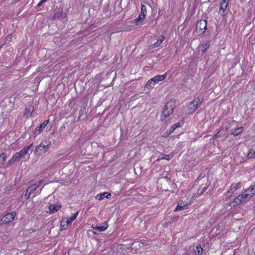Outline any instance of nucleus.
<instances>
[{
  "mask_svg": "<svg viewBox=\"0 0 255 255\" xmlns=\"http://www.w3.org/2000/svg\"><path fill=\"white\" fill-rule=\"evenodd\" d=\"M51 142L49 140L45 139L42 141V142L38 145L34 150V153L36 155H42V154L47 152L50 148Z\"/></svg>",
  "mask_w": 255,
  "mask_h": 255,
  "instance_id": "nucleus-1",
  "label": "nucleus"
},
{
  "mask_svg": "<svg viewBox=\"0 0 255 255\" xmlns=\"http://www.w3.org/2000/svg\"><path fill=\"white\" fill-rule=\"evenodd\" d=\"M168 72V71L163 75H158L154 76L147 81L145 84V87L148 89L153 88L156 84L160 81L164 80L166 78Z\"/></svg>",
  "mask_w": 255,
  "mask_h": 255,
  "instance_id": "nucleus-2",
  "label": "nucleus"
},
{
  "mask_svg": "<svg viewBox=\"0 0 255 255\" xmlns=\"http://www.w3.org/2000/svg\"><path fill=\"white\" fill-rule=\"evenodd\" d=\"M207 29V21L205 20L201 19L198 21L196 24L195 31L199 35L203 34Z\"/></svg>",
  "mask_w": 255,
  "mask_h": 255,
  "instance_id": "nucleus-3",
  "label": "nucleus"
},
{
  "mask_svg": "<svg viewBox=\"0 0 255 255\" xmlns=\"http://www.w3.org/2000/svg\"><path fill=\"white\" fill-rule=\"evenodd\" d=\"M16 215V212L14 211L7 213L1 219L2 223L7 224L12 222L15 217Z\"/></svg>",
  "mask_w": 255,
  "mask_h": 255,
  "instance_id": "nucleus-4",
  "label": "nucleus"
},
{
  "mask_svg": "<svg viewBox=\"0 0 255 255\" xmlns=\"http://www.w3.org/2000/svg\"><path fill=\"white\" fill-rule=\"evenodd\" d=\"M202 101L203 98H202V97H195L190 104V109L193 111L196 110L200 106Z\"/></svg>",
  "mask_w": 255,
  "mask_h": 255,
  "instance_id": "nucleus-5",
  "label": "nucleus"
},
{
  "mask_svg": "<svg viewBox=\"0 0 255 255\" xmlns=\"http://www.w3.org/2000/svg\"><path fill=\"white\" fill-rule=\"evenodd\" d=\"M83 107L81 108L79 111V115L78 117V121H85L87 119V111L86 108V106L83 105Z\"/></svg>",
  "mask_w": 255,
  "mask_h": 255,
  "instance_id": "nucleus-6",
  "label": "nucleus"
},
{
  "mask_svg": "<svg viewBox=\"0 0 255 255\" xmlns=\"http://www.w3.org/2000/svg\"><path fill=\"white\" fill-rule=\"evenodd\" d=\"M173 112L172 108L166 107V105L164 106L162 113L161 115L160 119L161 121H164Z\"/></svg>",
  "mask_w": 255,
  "mask_h": 255,
  "instance_id": "nucleus-7",
  "label": "nucleus"
},
{
  "mask_svg": "<svg viewBox=\"0 0 255 255\" xmlns=\"http://www.w3.org/2000/svg\"><path fill=\"white\" fill-rule=\"evenodd\" d=\"M236 122L232 121L227 126L226 129H221L214 136L215 138H220L226 134V130L231 128V125L236 124Z\"/></svg>",
  "mask_w": 255,
  "mask_h": 255,
  "instance_id": "nucleus-8",
  "label": "nucleus"
},
{
  "mask_svg": "<svg viewBox=\"0 0 255 255\" xmlns=\"http://www.w3.org/2000/svg\"><path fill=\"white\" fill-rule=\"evenodd\" d=\"M229 2L230 0H222L220 3V10L219 11L221 15L224 16L225 15V11L228 6Z\"/></svg>",
  "mask_w": 255,
  "mask_h": 255,
  "instance_id": "nucleus-9",
  "label": "nucleus"
},
{
  "mask_svg": "<svg viewBox=\"0 0 255 255\" xmlns=\"http://www.w3.org/2000/svg\"><path fill=\"white\" fill-rule=\"evenodd\" d=\"M34 111V107L32 105H29L28 106H26L24 110V116L27 118L29 119L32 116V114Z\"/></svg>",
  "mask_w": 255,
  "mask_h": 255,
  "instance_id": "nucleus-10",
  "label": "nucleus"
},
{
  "mask_svg": "<svg viewBox=\"0 0 255 255\" xmlns=\"http://www.w3.org/2000/svg\"><path fill=\"white\" fill-rule=\"evenodd\" d=\"M108 227V224L107 222H104L99 225H92V228L99 232L105 231Z\"/></svg>",
  "mask_w": 255,
  "mask_h": 255,
  "instance_id": "nucleus-11",
  "label": "nucleus"
},
{
  "mask_svg": "<svg viewBox=\"0 0 255 255\" xmlns=\"http://www.w3.org/2000/svg\"><path fill=\"white\" fill-rule=\"evenodd\" d=\"M49 120H46L43 122V123L41 124V125L37 127L34 130V134L35 136H36L38 134H39L41 131L45 128L46 125L48 124Z\"/></svg>",
  "mask_w": 255,
  "mask_h": 255,
  "instance_id": "nucleus-12",
  "label": "nucleus"
},
{
  "mask_svg": "<svg viewBox=\"0 0 255 255\" xmlns=\"http://www.w3.org/2000/svg\"><path fill=\"white\" fill-rule=\"evenodd\" d=\"M61 208V206L57 204H50L49 207V212L51 214L54 213L58 211Z\"/></svg>",
  "mask_w": 255,
  "mask_h": 255,
  "instance_id": "nucleus-13",
  "label": "nucleus"
},
{
  "mask_svg": "<svg viewBox=\"0 0 255 255\" xmlns=\"http://www.w3.org/2000/svg\"><path fill=\"white\" fill-rule=\"evenodd\" d=\"M32 146V144H31L29 146L24 147L23 149L18 152L22 158L24 157L25 155L28 153V151L30 149Z\"/></svg>",
  "mask_w": 255,
  "mask_h": 255,
  "instance_id": "nucleus-14",
  "label": "nucleus"
},
{
  "mask_svg": "<svg viewBox=\"0 0 255 255\" xmlns=\"http://www.w3.org/2000/svg\"><path fill=\"white\" fill-rule=\"evenodd\" d=\"M66 13L62 11H59L56 12L52 18V19H62L65 17Z\"/></svg>",
  "mask_w": 255,
  "mask_h": 255,
  "instance_id": "nucleus-15",
  "label": "nucleus"
},
{
  "mask_svg": "<svg viewBox=\"0 0 255 255\" xmlns=\"http://www.w3.org/2000/svg\"><path fill=\"white\" fill-rule=\"evenodd\" d=\"M111 196V194L108 192H104L100 193L97 195V197H99L98 199L100 201L103 200L105 198H110Z\"/></svg>",
  "mask_w": 255,
  "mask_h": 255,
  "instance_id": "nucleus-16",
  "label": "nucleus"
},
{
  "mask_svg": "<svg viewBox=\"0 0 255 255\" xmlns=\"http://www.w3.org/2000/svg\"><path fill=\"white\" fill-rule=\"evenodd\" d=\"M243 131V127H239L234 129H232L231 134L234 135V136H236L239 135Z\"/></svg>",
  "mask_w": 255,
  "mask_h": 255,
  "instance_id": "nucleus-17",
  "label": "nucleus"
},
{
  "mask_svg": "<svg viewBox=\"0 0 255 255\" xmlns=\"http://www.w3.org/2000/svg\"><path fill=\"white\" fill-rule=\"evenodd\" d=\"M164 39L165 37L164 36H160L157 39V41L152 45V48L157 47L161 45V44L163 42Z\"/></svg>",
  "mask_w": 255,
  "mask_h": 255,
  "instance_id": "nucleus-18",
  "label": "nucleus"
},
{
  "mask_svg": "<svg viewBox=\"0 0 255 255\" xmlns=\"http://www.w3.org/2000/svg\"><path fill=\"white\" fill-rule=\"evenodd\" d=\"M41 182V181H40L38 184H33L29 187V188L27 189L28 192L31 194L34 191H36V189L39 187Z\"/></svg>",
  "mask_w": 255,
  "mask_h": 255,
  "instance_id": "nucleus-19",
  "label": "nucleus"
},
{
  "mask_svg": "<svg viewBox=\"0 0 255 255\" xmlns=\"http://www.w3.org/2000/svg\"><path fill=\"white\" fill-rule=\"evenodd\" d=\"M176 100L174 99H171L170 101L166 103L165 104L166 107L172 108V110L175 107Z\"/></svg>",
  "mask_w": 255,
  "mask_h": 255,
  "instance_id": "nucleus-20",
  "label": "nucleus"
},
{
  "mask_svg": "<svg viewBox=\"0 0 255 255\" xmlns=\"http://www.w3.org/2000/svg\"><path fill=\"white\" fill-rule=\"evenodd\" d=\"M188 207L187 204H182L180 203H178L177 206H176V208L174 210L175 211H182L184 209H186Z\"/></svg>",
  "mask_w": 255,
  "mask_h": 255,
  "instance_id": "nucleus-21",
  "label": "nucleus"
},
{
  "mask_svg": "<svg viewBox=\"0 0 255 255\" xmlns=\"http://www.w3.org/2000/svg\"><path fill=\"white\" fill-rule=\"evenodd\" d=\"M248 193H245L241 195H239V196L241 199V202H243L249 197H253V195H251V192H248Z\"/></svg>",
  "mask_w": 255,
  "mask_h": 255,
  "instance_id": "nucleus-22",
  "label": "nucleus"
},
{
  "mask_svg": "<svg viewBox=\"0 0 255 255\" xmlns=\"http://www.w3.org/2000/svg\"><path fill=\"white\" fill-rule=\"evenodd\" d=\"M78 213L79 212L78 211L74 213L71 217L69 218L66 221L67 224H70L73 221H74L78 216Z\"/></svg>",
  "mask_w": 255,
  "mask_h": 255,
  "instance_id": "nucleus-23",
  "label": "nucleus"
},
{
  "mask_svg": "<svg viewBox=\"0 0 255 255\" xmlns=\"http://www.w3.org/2000/svg\"><path fill=\"white\" fill-rule=\"evenodd\" d=\"M173 157V155L172 154H167V155H160L157 160H159L161 159H166L169 160L171 159Z\"/></svg>",
  "mask_w": 255,
  "mask_h": 255,
  "instance_id": "nucleus-24",
  "label": "nucleus"
},
{
  "mask_svg": "<svg viewBox=\"0 0 255 255\" xmlns=\"http://www.w3.org/2000/svg\"><path fill=\"white\" fill-rule=\"evenodd\" d=\"M210 46V42L209 41L203 43L201 46V50L203 53Z\"/></svg>",
  "mask_w": 255,
  "mask_h": 255,
  "instance_id": "nucleus-25",
  "label": "nucleus"
},
{
  "mask_svg": "<svg viewBox=\"0 0 255 255\" xmlns=\"http://www.w3.org/2000/svg\"><path fill=\"white\" fill-rule=\"evenodd\" d=\"M181 127V124L180 123H175L173 125H172L171 127H170V128L169 129V133H167V134H169L170 133H171L172 132H173L174 130L178 128V127Z\"/></svg>",
  "mask_w": 255,
  "mask_h": 255,
  "instance_id": "nucleus-26",
  "label": "nucleus"
},
{
  "mask_svg": "<svg viewBox=\"0 0 255 255\" xmlns=\"http://www.w3.org/2000/svg\"><path fill=\"white\" fill-rule=\"evenodd\" d=\"M245 192H251V195L254 196L255 195V184L247 189Z\"/></svg>",
  "mask_w": 255,
  "mask_h": 255,
  "instance_id": "nucleus-27",
  "label": "nucleus"
},
{
  "mask_svg": "<svg viewBox=\"0 0 255 255\" xmlns=\"http://www.w3.org/2000/svg\"><path fill=\"white\" fill-rule=\"evenodd\" d=\"M242 203L241 201V199L239 196V195L236 197L233 202L232 203V204L233 205V206L235 207L236 206H237L239 204H240L241 203Z\"/></svg>",
  "mask_w": 255,
  "mask_h": 255,
  "instance_id": "nucleus-28",
  "label": "nucleus"
},
{
  "mask_svg": "<svg viewBox=\"0 0 255 255\" xmlns=\"http://www.w3.org/2000/svg\"><path fill=\"white\" fill-rule=\"evenodd\" d=\"M248 158L249 159L254 158L255 156V152L253 149H250L248 153Z\"/></svg>",
  "mask_w": 255,
  "mask_h": 255,
  "instance_id": "nucleus-29",
  "label": "nucleus"
},
{
  "mask_svg": "<svg viewBox=\"0 0 255 255\" xmlns=\"http://www.w3.org/2000/svg\"><path fill=\"white\" fill-rule=\"evenodd\" d=\"M203 252V249L200 246H197L195 250L196 255H201Z\"/></svg>",
  "mask_w": 255,
  "mask_h": 255,
  "instance_id": "nucleus-30",
  "label": "nucleus"
},
{
  "mask_svg": "<svg viewBox=\"0 0 255 255\" xmlns=\"http://www.w3.org/2000/svg\"><path fill=\"white\" fill-rule=\"evenodd\" d=\"M140 14L143 15V16H145L147 14L146 7L143 4H141Z\"/></svg>",
  "mask_w": 255,
  "mask_h": 255,
  "instance_id": "nucleus-31",
  "label": "nucleus"
},
{
  "mask_svg": "<svg viewBox=\"0 0 255 255\" xmlns=\"http://www.w3.org/2000/svg\"><path fill=\"white\" fill-rule=\"evenodd\" d=\"M22 158L21 156L20 155L19 152L15 153L12 157V160H15V161H18L20 159V158Z\"/></svg>",
  "mask_w": 255,
  "mask_h": 255,
  "instance_id": "nucleus-32",
  "label": "nucleus"
},
{
  "mask_svg": "<svg viewBox=\"0 0 255 255\" xmlns=\"http://www.w3.org/2000/svg\"><path fill=\"white\" fill-rule=\"evenodd\" d=\"M6 155L5 153L3 152L0 154V165L2 164L4 162L6 158Z\"/></svg>",
  "mask_w": 255,
  "mask_h": 255,
  "instance_id": "nucleus-33",
  "label": "nucleus"
},
{
  "mask_svg": "<svg viewBox=\"0 0 255 255\" xmlns=\"http://www.w3.org/2000/svg\"><path fill=\"white\" fill-rule=\"evenodd\" d=\"M231 187L234 189V191H236L240 187V182L232 184Z\"/></svg>",
  "mask_w": 255,
  "mask_h": 255,
  "instance_id": "nucleus-34",
  "label": "nucleus"
},
{
  "mask_svg": "<svg viewBox=\"0 0 255 255\" xmlns=\"http://www.w3.org/2000/svg\"><path fill=\"white\" fill-rule=\"evenodd\" d=\"M145 17V16H143V15H141V14H140L138 15V17H137V18H135V19H134V21H135L137 23H138L139 21H141L142 20H143V19L144 18V17Z\"/></svg>",
  "mask_w": 255,
  "mask_h": 255,
  "instance_id": "nucleus-35",
  "label": "nucleus"
},
{
  "mask_svg": "<svg viewBox=\"0 0 255 255\" xmlns=\"http://www.w3.org/2000/svg\"><path fill=\"white\" fill-rule=\"evenodd\" d=\"M31 194L28 192V190H27L25 193H23L22 196L24 197L25 199H29Z\"/></svg>",
  "mask_w": 255,
  "mask_h": 255,
  "instance_id": "nucleus-36",
  "label": "nucleus"
},
{
  "mask_svg": "<svg viewBox=\"0 0 255 255\" xmlns=\"http://www.w3.org/2000/svg\"><path fill=\"white\" fill-rule=\"evenodd\" d=\"M15 161H16L12 160V158H11L10 160H8V161L7 162V165H11V164H13Z\"/></svg>",
  "mask_w": 255,
  "mask_h": 255,
  "instance_id": "nucleus-37",
  "label": "nucleus"
},
{
  "mask_svg": "<svg viewBox=\"0 0 255 255\" xmlns=\"http://www.w3.org/2000/svg\"><path fill=\"white\" fill-rule=\"evenodd\" d=\"M235 191H234V189H233L231 187H230V189L228 191V193H233Z\"/></svg>",
  "mask_w": 255,
  "mask_h": 255,
  "instance_id": "nucleus-38",
  "label": "nucleus"
},
{
  "mask_svg": "<svg viewBox=\"0 0 255 255\" xmlns=\"http://www.w3.org/2000/svg\"><path fill=\"white\" fill-rule=\"evenodd\" d=\"M42 189V188H41L40 190H39L38 191H36L35 193V195H38L41 191Z\"/></svg>",
  "mask_w": 255,
  "mask_h": 255,
  "instance_id": "nucleus-39",
  "label": "nucleus"
},
{
  "mask_svg": "<svg viewBox=\"0 0 255 255\" xmlns=\"http://www.w3.org/2000/svg\"><path fill=\"white\" fill-rule=\"evenodd\" d=\"M11 37H12V35H8L6 37V38H11Z\"/></svg>",
  "mask_w": 255,
  "mask_h": 255,
  "instance_id": "nucleus-40",
  "label": "nucleus"
},
{
  "mask_svg": "<svg viewBox=\"0 0 255 255\" xmlns=\"http://www.w3.org/2000/svg\"><path fill=\"white\" fill-rule=\"evenodd\" d=\"M1 46H0V49L1 48Z\"/></svg>",
  "mask_w": 255,
  "mask_h": 255,
  "instance_id": "nucleus-41",
  "label": "nucleus"
}]
</instances>
